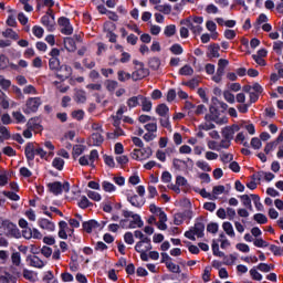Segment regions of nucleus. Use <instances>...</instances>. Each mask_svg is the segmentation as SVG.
I'll use <instances>...</instances> for the list:
<instances>
[{"mask_svg":"<svg viewBox=\"0 0 283 283\" xmlns=\"http://www.w3.org/2000/svg\"><path fill=\"white\" fill-rule=\"evenodd\" d=\"M19 227L22 229V237L25 240H42L43 233L39 231L36 228H30L28 227V221L25 219L19 220Z\"/></svg>","mask_w":283,"mask_h":283,"instance_id":"obj_1","label":"nucleus"},{"mask_svg":"<svg viewBox=\"0 0 283 283\" xmlns=\"http://www.w3.org/2000/svg\"><path fill=\"white\" fill-rule=\"evenodd\" d=\"M197 238L205 237V223L201 221H196L195 226L185 232V238L188 240L196 241Z\"/></svg>","mask_w":283,"mask_h":283,"instance_id":"obj_2","label":"nucleus"},{"mask_svg":"<svg viewBox=\"0 0 283 283\" xmlns=\"http://www.w3.org/2000/svg\"><path fill=\"white\" fill-rule=\"evenodd\" d=\"M135 71L132 73L133 81H143L149 76V70L145 69V64L138 60H134Z\"/></svg>","mask_w":283,"mask_h":283,"instance_id":"obj_3","label":"nucleus"},{"mask_svg":"<svg viewBox=\"0 0 283 283\" xmlns=\"http://www.w3.org/2000/svg\"><path fill=\"white\" fill-rule=\"evenodd\" d=\"M122 213L125 218H132L127 229H143L145 222L143 221V218H140V214L129 210H123Z\"/></svg>","mask_w":283,"mask_h":283,"instance_id":"obj_4","label":"nucleus"},{"mask_svg":"<svg viewBox=\"0 0 283 283\" xmlns=\"http://www.w3.org/2000/svg\"><path fill=\"white\" fill-rule=\"evenodd\" d=\"M202 23H205V18L195 15L187 20V28L192 32V34H202Z\"/></svg>","mask_w":283,"mask_h":283,"instance_id":"obj_5","label":"nucleus"},{"mask_svg":"<svg viewBox=\"0 0 283 283\" xmlns=\"http://www.w3.org/2000/svg\"><path fill=\"white\" fill-rule=\"evenodd\" d=\"M154 151L151 150V147H145L143 146L142 148H135L130 156L133 158V160H138V161H143V160H149V158H151Z\"/></svg>","mask_w":283,"mask_h":283,"instance_id":"obj_6","label":"nucleus"},{"mask_svg":"<svg viewBox=\"0 0 283 283\" xmlns=\"http://www.w3.org/2000/svg\"><path fill=\"white\" fill-rule=\"evenodd\" d=\"M41 105H43L41 97H29L23 107V112L24 114H36Z\"/></svg>","mask_w":283,"mask_h":283,"instance_id":"obj_7","label":"nucleus"},{"mask_svg":"<svg viewBox=\"0 0 283 283\" xmlns=\"http://www.w3.org/2000/svg\"><path fill=\"white\" fill-rule=\"evenodd\" d=\"M0 229L3 230L4 235H12L13 238H20L21 233L17 224L12 223L10 220H2L0 223Z\"/></svg>","mask_w":283,"mask_h":283,"instance_id":"obj_8","label":"nucleus"},{"mask_svg":"<svg viewBox=\"0 0 283 283\" xmlns=\"http://www.w3.org/2000/svg\"><path fill=\"white\" fill-rule=\"evenodd\" d=\"M51 193L54 196H61V193L64 191L67 193L70 191V182L64 181L63 184L60 181H54L48 185Z\"/></svg>","mask_w":283,"mask_h":283,"instance_id":"obj_9","label":"nucleus"},{"mask_svg":"<svg viewBox=\"0 0 283 283\" xmlns=\"http://www.w3.org/2000/svg\"><path fill=\"white\" fill-rule=\"evenodd\" d=\"M143 242H146L145 248H143ZM143 242L136 243L135 251H137V253H140V260H143V262H147L149 260L147 251H151V239H145Z\"/></svg>","mask_w":283,"mask_h":283,"instance_id":"obj_10","label":"nucleus"},{"mask_svg":"<svg viewBox=\"0 0 283 283\" xmlns=\"http://www.w3.org/2000/svg\"><path fill=\"white\" fill-rule=\"evenodd\" d=\"M95 160H98V150L96 149H93L91 150L90 153V156H82L80 157L78 159V164L82 166V167H94V161Z\"/></svg>","mask_w":283,"mask_h":283,"instance_id":"obj_11","label":"nucleus"},{"mask_svg":"<svg viewBox=\"0 0 283 283\" xmlns=\"http://www.w3.org/2000/svg\"><path fill=\"white\" fill-rule=\"evenodd\" d=\"M206 120H212L217 125H226L227 117H220V112L216 106H210V115H206Z\"/></svg>","mask_w":283,"mask_h":283,"instance_id":"obj_12","label":"nucleus"},{"mask_svg":"<svg viewBox=\"0 0 283 283\" xmlns=\"http://www.w3.org/2000/svg\"><path fill=\"white\" fill-rule=\"evenodd\" d=\"M60 32L62 34H65L66 36H70L74 33V28L72 27V23H70V19L67 18H60L57 20Z\"/></svg>","mask_w":283,"mask_h":283,"instance_id":"obj_13","label":"nucleus"},{"mask_svg":"<svg viewBox=\"0 0 283 283\" xmlns=\"http://www.w3.org/2000/svg\"><path fill=\"white\" fill-rule=\"evenodd\" d=\"M56 76L61 81H66V78H70L72 76V66L62 64L56 71Z\"/></svg>","mask_w":283,"mask_h":283,"instance_id":"obj_14","label":"nucleus"},{"mask_svg":"<svg viewBox=\"0 0 283 283\" xmlns=\"http://www.w3.org/2000/svg\"><path fill=\"white\" fill-rule=\"evenodd\" d=\"M235 132H240L239 125L227 126L222 128L221 136L222 138H227L228 140H233V136H235Z\"/></svg>","mask_w":283,"mask_h":283,"instance_id":"obj_15","label":"nucleus"},{"mask_svg":"<svg viewBox=\"0 0 283 283\" xmlns=\"http://www.w3.org/2000/svg\"><path fill=\"white\" fill-rule=\"evenodd\" d=\"M127 200L130 202L132 207H135L136 209H142V207H145V197H140L138 195H128Z\"/></svg>","mask_w":283,"mask_h":283,"instance_id":"obj_16","label":"nucleus"},{"mask_svg":"<svg viewBox=\"0 0 283 283\" xmlns=\"http://www.w3.org/2000/svg\"><path fill=\"white\" fill-rule=\"evenodd\" d=\"M42 25H45L46 30L49 32H54V25H56V22L54 21V15L52 14H45L41 19Z\"/></svg>","mask_w":283,"mask_h":283,"instance_id":"obj_17","label":"nucleus"},{"mask_svg":"<svg viewBox=\"0 0 283 283\" xmlns=\"http://www.w3.org/2000/svg\"><path fill=\"white\" fill-rule=\"evenodd\" d=\"M38 227H40V229H43L44 231H49V232H52V231H54V229H56V226L54 224V222L50 221L46 218H40L38 220Z\"/></svg>","mask_w":283,"mask_h":283,"instance_id":"obj_18","label":"nucleus"},{"mask_svg":"<svg viewBox=\"0 0 283 283\" xmlns=\"http://www.w3.org/2000/svg\"><path fill=\"white\" fill-rule=\"evenodd\" d=\"M275 178V175L272 172H266V171H259L254 175H252V179L256 180L258 182H261V180H266V182H271Z\"/></svg>","mask_w":283,"mask_h":283,"instance_id":"obj_19","label":"nucleus"},{"mask_svg":"<svg viewBox=\"0 0 283 283\" xmlns=\"http://www.w3.org/2000/svg\"><path fill=\"white\" fill-rule=\"evenodd\" d=\"M24 154L29 163H32V160H34V157L36 156V147L34 146L33 143L27 144Z\"/></svg>","mask_w":283,"mask_h":283,"instance_id":"obj_20","label":"nucleus"},{"mask_svg":"<svg viewBox=\"0 0 283 283\" xmlns=\"http://www.w3.org/2000/svg\"><path fill=\"white\" fill-rule=\"evenodd\" d=\"M127 112V107L122 106L117 109L116 115H113V125L114 127H120V123H123V113Z\"/></svg>","mask_w":283,"mask_h":283,"instance_id":"obj_21","label":"nucleus"},{"mask_svg":"<svg viewBox=\"0 0 283 283\" xmlns=\"http://www.w3.org/2000/svg\"><path fill=\"white\" fill-rule=\"evenodd\" d=\"M104 140L102 133H93L90 137V145L93 147H101Z\"/></svg>","mask_w":283,"mask_h":283,"instance_id":"obj_22","label":"nucleus"},{"mask_svg":"<svg viewBox=\"0 0 283 283\" xmlns=\"http://www.w3.org/2000/svg\"><path fill=\"white\" fill-rule=\"evenodd\" d=\"M207 56H208V59H219L220 57V45H218V44L209 45Z\"/></svg>","mask_w":283,"mask_h":283,"instance_id":"obj_23","label":"nucleus"},{"mask_svg":"<svg viewBox=\"0 0 283 283\" xmlns=\"http://www.w3.org/2000/svg\"><path fill=\"white\" fill-rule=\"evenodd\" d=\"M28 262H29L30 266H33L34 269H43V266H45V262H43V260H41L36 255L29 258Z\"/></svg>","mask_w":283,"mask_h":283,"instance_id":"obj_24","label":"nucleus"},{"mask_svg":"<svg viewBox=\"0 0 283 283\" xmlns=\"http://www.w3.org/2000/svg\"><path fill=\"white\" fill-rule=\"evenodd\" d=\"M74 101L75 103H86L87 102V93H85V91L83 90H75V94H74Z\"/></svg>","mask_w":283,"mask_h":283,"instance_id":"obj_25","label":"nucleus"},{"mask_svg":"<svg viewBox=\"0 0 283 283\" xmlns=\"http://www.w3.org/2000/svg\"><path fill=\"white\" fill-rule=\"evenodd\" d=\"M0 105H1L2 109H9L10 107H14V105H17V103H14V101L10 99V97H8V95H3V97L0 98Z\"/></svg>","mask_w":283,"mask_h":283,"instance_id":"obj_26","label":"nucleus"},{"mask_svg":"<svg viewBox=\"0 0 283 283\" xmlns=\"http://www.w3.org/2000/svg\"><path fill=\"white\" fill-rule=\"evenodd\" d=\"M143 95L133 96L127 99L126 105L129 107V109H134V107H138L140 105V99Z\"/></svg>","mask_w":283,"mask_h":283,"instance_id":"obj_27","label":"nucleus"},{"mask_svg":"<svg viewBox=\"0 0 283 283\" xmlns=\"http://www.w3.org/2000/svg\"><path fill=\"white\" fill-rule=\"evenodd\" d=\"M98 221L96 220H90L83 223V229L86 231V233H92L93 229H98Z\"/></svg>","mask_w":283,"mask_h":283,"instance_id":"obj_28","label":"nucleus"},{"mask_svg":"<svg viewBox=\"0 0 283 283\" xmlns=\"http://www.w3.org/2000/svg\"><path fill=\"white\" fill-rule=\"evenodd\" d=\"M64 48L67 52H76V42L72 38H65Z\"/></svg>","mask_w":283,"mask_h":283,"instance_id":"obj_29","label":"nucleus"},{"mask_svg":"<svg viewBox=\"0 0 283 283\" xmlns=\"http://www.w3.org/2000/svg\"><path fill=\"white\" fill-rule=\"evenodd\" d=\"M222 229L227 233V235H229V238H235V231L233 230V224H231V222H223Z\"/></svg>","mask_w":283,"mask_h":283,"instance_id":"obj_30","label":"nucleus"},{"mask_svg":"<svg viewBox=\"0 0 283 283\" xmlns=\"http://www.w3.org/2000/svg\"><path fill=\"white\" fill-rule=\"evenodd\" d=\"M49 67L52 72H59V69L61 67V60H59V57H51L49 60Z\"/></svg>","mask_w":283,"mask_h":283,"instance_id":"obj_31","label":"nucleus"},{"mask_svg":"<svg viewBox=\"0 0 283 283\" xmlns=\"http://www.w3.org/2000/svg\"><path fill=\"white\" fill-rule=\"evenodd\" d=\"M28 128L31 129L32 132H41L42 126L39 124V119L36 118H31L28 122Z\"/></svg>","mask_w":283,"mask_h":283,"instance_id":"obj_32","label":"nucleus"},{"mask_svg":"<svg viewBox=\"0 0 283 283\" xmlns=\"http://www.w3.org/2000/svg\"><path fill=\"white\" fill-rule=\"evenodd\" d=\"M240 199H241L243 207H247V209H249L250 211H253V205L251 203V200H253V199L251 198V195L250 196L242 195L240 197Z\"/></svg>","mask_w":283,"mask_h":283,"instance_id":"obj_33","label":"nucleus"},{"mask_svg":"<svg viewBox=\"0 0 283 283\" xmlns=\"http://www.w3.org/2000/svg\"><path fill=\"white\" fill-rule=\"evenodd\" d=\"M52 167L57 169V171H63V167H65V160L61 157H55L52 161Z\"/></svg>","mask_w":283,"mask_h":283,"instance_id":"obj_34","label":"nucleus"},{"mask_svg":"<svg viewBox=\"0 0 283 283\" xmlns=\"http://www.w3.org/2000/svg\"><path fill=\"white\" fill-rule=\"evenodd\" d=\"M140 103L143 112H151V101L149 98L142 95Z\"/></svg>","mask_w":283,"mask_h":283,"instance_id":"obj_35","label":"nucleus"},{"mask_svg":"<svg viewBox=\"0 0 283 283\" xmlns=\"http://www.w3.org/2000/svg\"><path fill=\"white\" fill-rule=\"evenodd\" d=\"M235 260H238V254L224 255L223 264H226V266H233V264H235Z\"/></svg>","mask_w":283,"mask_h":283,"instance_id":"obj_36","label":"nucleus"},{"mask_svg":"<svg viewBox=\"0 0 283 283\" xmlns=\"http://www.w3.org/2000/svg\"><path fill=\"white\" fill-rule=\"evenodd\" d=\"M179 74L181 76H192L193 75V67H191L189 64H186L179 70Z\"/></svg>","mask_w":283,"mask_h":283,"instance_id":"obj_37","label":"nucleus"},{"mask_svg":"<svg viewBox=\"0 0 283 283\" xmlns=\"http://www.w3.org/2000/svg\"><path fill=\"white\" fill-rule=\"evenodd\" d=\"M86 147L84 145H75L73 146V158H78V156H81L82 154H84Z\"/></svg>","mask_w":283,"mask_h":283,"instance_id":"obj_38","label":"nucleus"},{"mask_svg":"<svg viewBox=\"0 0 283 283\" xmlns=\"http://www.w3.org/2000/svg\"><path fill=\"white\" fill-rule=\"evenodd\" d=\"M156 113L158 114V116H169V107L165 104H160L157 106L156 108Z\"/></svg>","mask_w":283,"mask_h":283,"instance_id":"obj_39","label":"nucleus"},{"mask_svg":"<svg viewBox=\"0 0 283 283\" xmlns=\"http://www.w3.org/2000/svg\"><path fill=\"white\" fill-rule=\"evenodd\" d=\"M251 199L254 202V207H255L256 211H264V206L260 201V196L251 195Z\"/></svg>","mask_w":283,"mask_h":283,"instance_id":"obj_40","label":"nucleus"},{"mask_svg":"<svg viewBox=\"0 0 283 283\" xmlns=\"http://www.w3.org/2000/svg\"><path fill=\"white\" fill-rule=\"evenodd\" d=\"M87 198H90V200H94V202H101V200L103 199V197L101 196V193L94 191V190H88L86 192Z\"/></svg>","mask_w":283,"mask_h":283,"instance_id":"obj_41","label":"nucleus"},{"mask_svg":"<svg viewBox=\"0 0 283 283\" xmlns=\"http://www.w3.org/2000/svg\"><path fill=\"white\" fill-rule=\"evenodd\" d=\"M170 52H171V54H175L176 56H180V54H182V52H185V49H182V45H180L179 43H175L170 46Z\"/></svg>","mask_w":283,"mask_h":283,"instance_id":"obj_42","label":"nucleus"},{"mask_svg":"<svg viewBox=\"0 0 283 283\" xmlns=\"http://www.w3.org/2000/svg\"><path fill=\"white\" fill-rule=\"evenodd\" d=\"M77 205H78L80 209H87V208L92 207L93 203L91 202L90 199H87V197L82 196Z\"/></svg>","mask_w":283,"mask_h":283,"instance_id":"obj_43","label":"nucleus"},{"mask_svg":"<svg viewBox=\"0 0 283 283\" xmlns=\"http://www.w3.org/2000/svg\"><path fill=\"white\" fill-rule=\"evenodd\" d=\"M196 166L198 167V169H201V171H206V172L211 171V166L209 165V163L205 160H198L196 163Z\"/></svg>","mask_w":283,"mask_h":283,"instance_id":"obj_44","label":"nucleus"},{"mask_svg":"<svg viewBox=\"0 0 283 283\" xmlns=\"http://www.w3.org/2000/svg\"><path fill=\"white\" fill-rule=\"evenodd\" d=\"M253 220H255L258 224H266L269 222V218H266V216L262 213H255L253 216Z\"/></svg>","mask_w":283,"mask_h":283,"instance_id":"obj_45","label":"nucleus"},{"mask_svg":"<svg viewBox=\"0 0 283 283\" xmlns=\"http://www.w3.org/2000/svg\"><path fill=\"white\" fill-rule=\"evenodd\" d=\"M229 65V60L227 59H220L218 61V69L217 72H221L222 74H224V70H227V66Z\"/></svg>","mask_w":283,"mask_h":283,"instance_id":"obj_46","label":"nucleus"},{"mask_svg":"<svg viewBox=\"0 0 283 283\" xmlns=\"http://www.w3.org/2000/svg\"><path fill=\"white\" fill-rule=\"evenodd\" d=\"M102 189H104L107 193H113V191H116V186L109 181H103Z\"/></svg>","mask_w":283,"mask_h":283,"instance_id":"obj_47","label":"nucleus"},{"mask_svg":"<svg viewBox=\"0 0 283 283\" xmlns=\"http://www.w3.org/2000/svg\"><path fill=\"white\" fill-rule=\"evenodd\" d=\"M155 10H157L158 12H163L164 14H170L171 6H169V4L155 6Z\"/></svg>","mask_w":283,"mask_h":283,"instance_id":"obj_48","label":"nucleus"},{"mask_svg":"<svg viewBox=\"0 0 283 283\" xmlns=\"http://www.w3.org/2000/svg\"><path fill=\"white\" fill-rule=\"evenodd\" d=\"M23 277H24V280H29V282H36V273H34L30 270L23 271Z\"/></svg>","mask_w":283,"mask_h":283,"instance_id":"obj_49","label":"nucleus"},{"mask_svg":"<svg viewBox=\"0 0 283 283\" xmlns=\"http://www.w3.org/2000/svg\"><path fill=\"white\" fill-rule=\"evenodd\" d=\"M165 36L171 38L174 34H176V25L175 24H169L165 28L164 30Z\"/></svg>","mask_w":283,"mask_h":283,"instance_id":"obj_50","label":"nucleus"},{"mask_svg":"<svg viewBox=\"0 0 283 283\" xmlns=\"http://www.w3.org/2000/svg\"><path fill=\"white\" fill-rule=\"evenodd\" d=\"M166 266L168 271L171 273H180V265H177L176 263H172L171 261L166 262Z\"/></svg>","mask_w":283,"mask_h":283,"instance_id":"obj_51","label":"nucleus"},{"mask_svg":"<svg viewBox=\"0 0 283 283\" xmlns=\"http://www.w3.org/2000/svg\"><path fill=\"white\" fill-rule=\"evenodd\" d=\"M220 160H221V163H223V165H227L233 160V154L222 153L220 155Z\"/></svg>","mask_w":283,"mask_h":283,"instance_id":"obj_52","label":"nucleus"},{"mask_svg":"<svg viewBox=\"0 0 283 283\" xmlns=\"http://www.w3.org/2000/svg\"><path fill=\"white\" fill-rule=\"evenodd\" d=\"M117 78L122 83H125V81H129V78H132V74H129V73H127L125 71H118Z\"/></svg>","mask_w":283,"mask_h":283,"instance_id":"obj_53","label":"nucleus"},{"mask_svg":"<svg viewBox=\"0 0 283 283\" xmlns=\"http://www.w3.org/2000/svg\"><path fill=\"white\" fill-rule=\"evenodd\" d=\"M104 163L111 169H114V167H116V161H114V157L113 156L104 155Z\"/></svg>","mask_w":283,"mask_h":283,"instance_id":"obj_54","label":"nucleus"},{"mask_svg":"<svg viewBox=\"0 0 283 283\" xmlns=\"http://www.w3.org/2000/svg\"><path fill=\"white\" fill-rule=\"evenodd\" d=\"M119 136H125V130L120 126L115 127L114 133L108 134V138H118Z\"/></svg>","mask_w":283,"mask_h":283,"instance_id":"obj_55","label":"nucleus"},{"mask_svg":"<svg viewBox=\"0 0 283 283\" xmlns=\"http://www.w3.org/2000/svg\"><path fill=\"white\" fill-rule=\"evenodd\" d=\"M159 123L161 127H165V129H171V123L169 122V115L161 116L159 119Z\"/></svg>","mask_w":283,"mask_h":283,"instance_id":"obj_56","label":"nucleus"},{"mask_svg":"<svg viewBox=\"0 0 283 283\" xmlns=\"http://www.w3.org/2000/svg\"><path fill=\"white\" fill-rule=\"evenodd\" d=\"M223 97H224V101H227V103H230L231 105L235 103V95H233V93H231L230 91H224Z\"/></svg>","mask_w":283,"mask_h":283,"instance_id":"obj_57","label":"nucleus"},{"mask_svg":"<svg viewBox=\"0 0 283 283\" xmlns=\"http://www.w3.org/2000/svg\"><path fill=\"white\" fill-rule=\"evenodd\" d=\"M273 51L275 52V54L282 55L283 42L282 41H275L273 43Z\"/></svg>","mask_w":283,"mask_h":283,"instance_id":"obj_58","label":"nucleus"},{"mask_svg":"<svg viewBox=\"0 0 283 283\" xmlns=\"http://www.w3.org/2000/svg\"><path fill=\"white\" fill-rule=\"evenodd\" d=\"M12 116L15 123H25V116L21 112H13Z\"/></svg>","mask_w":283,"mask_h":283,"instance_id":"obj_59","label":"nucleus"},{"mask_svg":"<svg viewBox=\"0 0 283 283\" xmlns=\"http://www.w3.org/2000/svg\"><path fill=\"white\" fill-rule=\"evenodd\" d=\"M250 275L252 280H255L256 282H262V275L260 274V272H258L255 268H252L250 270Z\"/></svg>","mask_w":283,"mask_h":283,"instance_id":"obj_60","label":"nucleus"},{"mask_svg":"<svg viewBox=\"0 0 283 283\" xmlns=\"http://www.w3.org/2000/svg\"><path fill=\"white\" fill-rule=\"evenodd\" d=\"M43 146L45 147V149H48L46 153H49V156H54V144H52V142H44Z\"/></svg>","mask_w":283,"mask_h":283,"instance_id":"obj_61","label":"nucleus"},{"mask_svg":"<svg viewBox=\"0 0 283 283\" xmlns=\"http://www.w3.org/2000/svg\"><path fill=\"white\" fill-rule=\"evenodd\" d=\"M149 66L153 69V70H158V67H160V59L158 57H153L149 60Z\"/></svg>","mask_w":283,"mask_h":283,"instance_id":"obj_62","label":"nucleus"},{"mask_svg":"<svg viewBox=\"0 0 283 283\" xmlns=\"http://www.w3.org/2000/svg\"><path fill=\"white\" fill-rule=\"evenodd\" d=\"M43 282L44 283H54V274L52 273V271H49L44 274Z\"/></svg>","mask_w":283,"mask_h":283,"instance_id":"obj_63","label":"nucleus"},{"mask_svg":"<svg viewBox=\"0 0 283 283\" xmlns=\"http://www.w3.org/2000/svg\"><path fill=\"white\" fill-rule=\"evenodd\" d=\"M270 251L273 253V255H283V249L277 245H270Z\"/></svg>","mask_w":283,"mask_h":283,"instance_id":"obj_64","label":"nucleus"}]
</instances>
